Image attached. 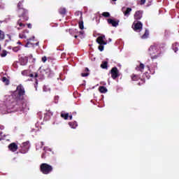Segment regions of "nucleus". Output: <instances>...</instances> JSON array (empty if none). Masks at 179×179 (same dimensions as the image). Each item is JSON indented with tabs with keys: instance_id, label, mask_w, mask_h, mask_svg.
Instances as JSON below:
<instances>
[{
	"instance_id": "f257e3e1",
	"label": "nucleus",
	"mask_w": 179,
	"mask_h": 179,
	"mask_svg": "<svg viewBox=\"0 0 179 179\" xmlns=\"http://www.w3.org/2000/svg\"><path fill=\"white\" fill-rule=\"evenodd\" d=\"M41 171L43 174H48L50 171H52V166L47 164H42L41 165Z\"/></svg>"
},
{
	"instance_id": "f03ea898",
	"label": "nucleus",
	"mask_w": 179,
	"mask_h": 179,
	"mask_svg": "<svg viewBox=\"0 0 179 179\" xmlns=\"http://www.w3.org/2000/svg\"><path fill=\"white\" fill-rule=\"evenodd\" d=\"M96 43L100 44V45H107V41L106 40V36L101 35L96 38Z\"/></svg>"
},
{
	"instance_id": "7ed1b4c3",
	"label": "nucleus",
	"mask_w": 179,
	"mask_h": 179,
	"mask_svg": "<svg viewBox=\"0 0 179 179\" xmlns=\"http://www.w3.org/2000/svg\"><path fill=\"white\" fill-rule=\"evenodd\" d=\"M110 73L113 79H117L118 78V69L113 67L110 71Z\"/></svg>"
},
{
	"instance_id": "20e7f679",
	"label": "nucleus",
	"mask_w": 179,
	"mask_h": 179,
	"mask_svg": "<svg viewBox=\"0 0 179 179\" xmlns=\"http://www.w3.org/2000/svg\"><path fill=\"white\" fill-rule=\"evenodd\" d=\"M149 52L150 55H151L152 58H156V55H155V54H156V52H157V50H156V47L155 46H151L149 49Z\"/></svg>"
},
{
	"instance_id": "39448f33",
	"label": "nucleus",
	"mask_w": 179,
	"mask_h": 179,
	"mask_svg": "<svg viewBox=\"0 0 179 179\" xmlns=\"http://www.w3.org/2000/svg\"><path fill=\"white\" fill-rule=\"evenodd\" d=\"M15 93H17L19 96H23L24 94V88L22 85L17 86Z\"/></svg>"
},
{
	"instance_id": "423d86ee",
	"label": "nucleus",
	"mask_w": 179,
	"mask_h": 179,
	"mask_svg": "<svg viewBox=\"0 0 179 179\" xmlns=\"http://www.w3.org/2000/svg\"><path fill=\"white\" fill-rule=\"evenodd\" d=\"M8 149L10 152H16V150H17V145L15 143H10L8 145Z\"/></svg>"
},
{
	"instance_id": "0eeeda50",
	"label": "nucleus",
	"mask_w": 179,
	"mask_h": 179,
	"mask_svg": "<svg viewBox=\"0 0 179 179\" xmlns=\"http://www.w3.org/2000/svg\"><path fill=\"white\" fill-rule=\"evenodd\" d=\"M17 13L19 16H23L24 15H26L27 13V10H26L24 8H17Z\"/></svg>"
},
{
	"instance_id": "6e6552de",
	"label": "nucleus",
	"mask_w": 179,
	"mask_h": 179,
	"mask_svg": "<svg viewBox=\"0 0 179 179\" xmlns=\"http://www.w3.org/2000/svg\"><path fill=\"white\" fill-rule=\"evenodd\" d=\"M134 30H136V31L141 30L142 23H141V22H136V23L134 22Z\"/></svg>"
},
{
	"instance_id": "1a4fd4ad",
	"label": "nucleus",
	"mask_w": 179,
	"mask_h": 179,
	"mask_svg": "<svg viewBox=\"0 0 179 179\" xmlns=\"http://www.w3.org/2000/svg\"><path fill=\"white\" fill-rule=\"evenodd\" d=\"M108 23H109V24H112V26H113V27H117V26H118V22H117L113 19H108Z\"/></svg>"
},
{
	"instance_id": "9d476101",
	"label": "nucleus",
	"mask_w": 179,
	"mask_h": 179,
	"mask_svg": "<svg viewBox=\"0 0 179 179\" xmlns=\"http://www.w3.org/2000/svg\"><path fill=\"white\" fill-rule=\"evenodd\" d=\"M134 17L135 19H137V20L141 19L142 17V13H141V11L136 12L134 15Z\"/></svg>"
},
{
	"instance_id": "9b49d317",
	"label": "nucleus",
	"mask_w": 179,
	"mask_h": 179,
	"mask_svg": "<svg viewBox=\"0 0 179 179\" xmlns=\"http://www.w3.org/2000/svg\"><path fill=\"white\" fill-rule=\"evenodd\" d=\"M25 33H29V31H25L20 34V38H27V36H26Z\"/></svg>"
},
{
	"instance_id": "f8f14e48",
	"label": "nucleus",
	"mask_w": 179,
	"mask_h": 179,
	"mask_svg": "<svg viewBox=\"0 0 179 179\" xmlns=\"http://www.w3.org/2000/svg\"><path fill=\"white\" fill-rule=\"evenodd\" d=\"M17 29L18 30H21V29H24V24H23V23L20 22V21H18L17 22Z\"/></svg>"
},
{
	"instance_id": "ddd939ff",
	"label": "nucleus",
	"mask_w": 179,
	"mask_h": 179,
	"mask_svg": "<svg viewBox=\"0 0 179 179\" xmlns=\"http://www.w3.org/2000/svg\"><path fill=\"white\" fill-rule=\"evenodd\" d=\"M99 92L101 93H107V88H106V87H99Z\"/></svg>"
},
{
	"instance_id": "4468645a",
	"label": "nucleus",
	"mask_w": 179,
	"mask_h": 179,
	"mask_svg": "<svg viewBox=\"0 0 179 179\" xmlns=\"http://www.w3.org/2000/svg\"><path fill=\"white\" fill-rule=\"evenodd\" d=\"M149 37V31L145 30V34L141 36L142 38H148Z\"/></svg>"
},
{
	"instance_id": "2eb2a0df",
	"label": "nucleus",
	"mask_w": 179,
	"mask_h": 179,
	"mask_svg": "<svg viewBox=\"0 0 179 179\" xmlns=\"http://www.w3.org/2000/svg\"><path fill=\"white\" fill-rule=\"evenodd\" d=\"M132 10L131 8H127V10L124 13V16H129V13Z\"/></svg>"
},
{
	"instance_id": "dca6fc26",
	"label": "nucleus",
	"mask_w": 179,
	"mask_h": 179,
	"mask_svg": "<svg viewBox=\"0 0 179 179\" xmlns=\"http://www.w3.org/2000/svg\"><path fill=\"white\" fill-rule=\"evenodd\" d=\"M69 125H70V127H71V128H73V129H75V128H76V127H78V124H76V122H73V123L70 122V123H69Z\"/></svg>"
},
{
	"instance_id": "f3484780",
	"label": "nucleus",
	"mask_w": 179,
	"mask_h": 179,
	"mask_svg": "<svg viewBox=\"0 0 179 179\" xmlns=\"http://www.w3.org/2000/svg\"><path fill=\"white\" fill-rule=\"evenodd\" d=\"M107 62H104L101 64V68H103V69H106L107 68Z\"/></svg>"
},
{
	"instance_id": "a211bd4d",
	"label": "nucleus",
	"mask_w": 179,
	"mask_h": 179,
	"mask_svg": "<svg viewBox=\"0 0 179 179\" xmlns=\"http://www.w3.org/2000/svg\"><path fill=\"white\" fill-rule=\"evenodd\" d=\"M61 115L62 118H64V120H68V117H69L68 113H62Z\"/></svg>"
},
{
	"instance_id": "6ab92c4d",
	"label": "nucleus",
	"mask_w": 179,
	"mask_h": 179,
	"mask_svg": "<svg viewBox=\"0 0 179 179\" xmlns=\"http://www.w3.org/2000/svg\"><path fill=\"white\" fill-rule=\"evenodd\" d=\"M102 16H103L104 17H110V13L104 12L102 13Z\"/></svg>"
},
{
	"instance_id": "aec40b11",
	"label": "nucleus",
	"mask_w": 179,
	"mask_h": 179,
	"mask_svg": "<svg viewBox=\"0 0 179 179\" xmlns=\"http://www.w3.org/2000/svg\"><path fill=\"white\" fill-rule=\"evenodd\" d=\"M2 80H3V83H5L6 85H9V80H7V78L6 77H3L2 78Z\"/></svg>"
},
{
	"instance_id": "412c9836",
	"label": "nucleus",
	"mask_w": 179,
	"mask_h": 179,
	"mask_svg": "<svg viewBox=\"0 0 179 179\" xmlns=\"http://www.w3.org/2000/svg\"><path fill=\"white\" fill-rule=\"evenodd\" d=\"M21 8H23V2L20 1V2L17 3V9H21Z\"/></svg>"
},
{
	"instance_id": "4be33fe9",
	"label": "nucleus",
	"mask_w": 179,
	"mask_h": 179,
	"mask_svg": "<svg viewBox=\"0 0 179 179\" xmlns=\"http://www.w3.org/2000/svg\"><path fill=\"white\" fill-rule=\"evenodd\" d=\"M3 38H5V34L2 31H0V40H3Z\"/></svg>"
},
{
	"instance_id": "5701e85b",
	"label": "nucleus",
	"mask_w": 179,
	"mask_h": 179,
	"mask_svg": "<svg viewBox=\"0 0 179 179\" xmlns=\"http://www.w3.org/2000/svg\"><path fill=\"white\" fill-rule=\"evenodd\" d=\"M145 68V66L143 64H140V67H138L137 71H142Z\"/></svg>"
},
{
	"instance_id": "b1692460",
	"label": "nucleus",
	"mask_w": 179,
	"mask_h": 179,
	"mask_svg": "<svg viewBox=\"0 0 179 179\" xmlns=\"http://www.w3.org/2000/svg\"><path fill=\"white\" fill-rule=\"evenodd\" d=\"M7 55H8V52H6V50H3L1 54V57H5Z\"/></svg>"
},
{
	"instance_id": "393cba45",
	"label": "nucleus",
	"mask_w": 179,
	"mask_h": 179,
	"mask_svg": "<svg viewBox=\"0 0 179 179\" xmlns=\"http://www.w3.org/2000/svg\"><path fill=\"white\" fill-rule=\"evenodd\" d=\"M79 27L81 30H83L84 27H83V22H79Z\"/></svg>"
},
{
	"instance_id": "a878e982",
	"label": "nucleus",
	"mask_w": 179,
	"mask_h": 179,
	"mask_svg": "<svg viewBox=\"0 0 179 179\" xmlns=\"http://www.w3.org/2000/svg\"><path fill=\"white\" fill-rule=\"evenodd\" d=\"M29 76L30 78H37L38 75L37 74V73H35L34 74H30Z\"/></svg>"
},
{
	"instance_id": "bb28decb",
	"label": "nucleus",
	"mask_w": 179,
	"mask_h": 179,
	"mask_svg": "<svg viewBox=\"0 0 179 179\" xmlns=\"http://www.w3.org/2000/svg\"><path fill=\"white\" fill-rule=\"evenodd\" d=\"M99 51H103V50H104V46H103V45H99Z\"/></svg>"
},
{
	"instance_id": "cd10ccee",
	"label": "nucleus",
	"mask_w": 179,
	"mask_h": 179,
	"mask_svg": "<svg viewBox=\"0 0 179 179\" xmlns=\"http://www.w3.org/2000/svg\"><path fill=\"white\" fill-rule=\"evenodd\" d=\"M65 12H66V10L65 8H62V9L60 10V13L64 14V13H65Z\"/></svg>"
},
{
	"instance_id": "c85d7f7f",
	"label": "nucleus",
	"mask_w": 179,
	"mask_h": 179,
	"mask_svg": "<svg viewBox=\"0 0 179 179\" xmlns=\"http://www.w3.org/2000/svg\"><path fill=\"white\" fill-rule=\"evenodd\" d=\"M42 61H43V62H47V57H42Z\"/></svg>"
},
{
	"instance_id": "c756f323",
	"label": "nucleus",
	"mask_w": 179,
	"mask_h": 179,
	"mask_svg": "<svg viewBox=\"0 0 179 179\" xmlns=\"http://www.w3.org/2000/svg\"><path fill=\"white\" fill-rule=\"evenodd\" d=\"M81 76H82L83 77L89 76V73H81Z\"/></svg>"
},
{
	"instance_id": "7c9ffc66",
	"label": "nucleus",
	"mask_w": 179,
	"mask_h": 179,
	"mask_svg": "<svg viewBox=\"0 0 179 179\" xmlns=\"http://www.w3.org/2000/svg\"><path fill=\"white\" fill-rule=\"evenodd\" d=\"M146 2V0H141V5H143Z\"/></svg>"
},
{
	"instance_id": "2f4dec72",
	"label": "nucleus",
	"mask_w": 179,
	"mask_h": 179,
	"mask_svg": "<svg viewBox=\"0 0 179 179\" xmlns=\"http://www.w3.org/2000/svg\"><path fill=\"white\" fill-rule=\"evenodd\" d=\"M22 75H27V71H24L22 72Z\"/></svg>"
},
{
	"instance_id": "473e14b6",
	"label": "nucleus",
	"mask_w": 179,
	"mask_h": 179,
	"mask_svg": "<svg viewBox=\"0 0 179 179\" xmlns=\"http://www.w3.org/2000/svg\"><path fill=\"white\" fill-rule=\"evenodd\" d=\"M35 37L32 36L31 38H30L29 39H28V41H31V40H34Z\"/></svg>"
},
{
	"instance_id": "72a5a7b5",
	"label": "nucleus",
	"mask_w": 179,
	"mask_h": 179,
	"mask_svg": "<svg viewBox=\"0 0 179 179\" xmlns=\"http://www.w3.org/2000/svg\"><path fill=\"white\" fill-rule=\"evenodd\" d=\"M29 45H30V43L27 42V43L25 45V47H29Z\"/></svg>"
},
{
	"instance_id": "f704fd0d",
	"label": "nucleus",
	"mask_w": 179,
	"mask_h": 179,
	"mask_svg": "<svg viewBox=\"0 0 179 179\" xmlns=\"http://www.w3.org/2000/svg\"><path fill=\"white\" fill-rule=\"evenodd\" d=\"M70 120H72V115L69 116Z\"/></svg>"
},
{
	"instance_id": "c9c22d12",
	"label": "nucleus",
	"mask_w": 179,
	"mask_h": 179,
	"mask_svg": "<svg viewBox=\"0 0 179 179\" xmlns=\"http://www.w3.org/2000/svg\"><path fill=\"white\" fill-rule=\"evenodd\" d=\"M28 27H31V24H28Z\"/></svg>"
},
{
	"instance_id": "e433bc0d",
	"label": "nucleus",
	"mask_w": 179,
	"mask_h": 179,
	"mask_svg": "<svg viewBox=\"0 0 179 179\" xmlns=\"http://www.w3.org/2000/svg\"><path fill=\"white\" fill-rule=\"evenodd\" d=\"M86 71H89V69H86Z\"/></svg>"
},
{
	"instance_id": "4c0bfd02",
	"label": "nucleus",
	"mask_w": 179,
	"mask_h": 179,
	"mask_svg": "<svg viewBox=\"0 0 179 179\" xmlns=\"http://www.w3.org/2000/svg\"><path fill=\"white\" fill-rule=\"evenodd\" d=\"M36 45H38V43H36Z\"/></svg>"
},
{
	"instance_id": "58836bf2",
	"label": "nucleus",
	"mask_w": 179,
	"mask_h": 179,
	"mask_svg": "<svg viewBox=\"0 0 179 179\" xmlns=\"http://www.w3.org/2000/svg\"><path fill=\"white\" fill-rule=\"evenodd\" d=\"M76 37H78L77 36H75V38H76Z\"/></svg>"
},
{
	"instance_id": "ea45409f",
	"label": "nucleus",
	"mask_w": 179,
	"mask_h": 179,
	"mask_svg": "<svg viewBox=\"0 0 179 179\" xmlns=\"http://www.w3.org/2000/svg\"><path fill=\"white\" fill-rule=\"evenodd\" d=\"M109 41H111V39H109Z\"/></svg>"
},
{
	"instance_id": "a19ab883",
	"label": "nucleus",
	"mask_w": 179,
	"mask_h": 179,
	"mask_svg": "<svg viewBox=\"0 0 179 179\" xmlns=\"http://www.w3.org/2000/svg\"><path fill=\"white\" fill-rule=\"evenodd\" d=\"M113 1H117V0H113Z\"/></svg>"
}]
</instances>
